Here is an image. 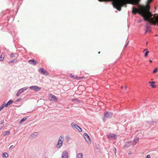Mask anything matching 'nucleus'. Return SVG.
Masks as SVG:
<instances>
[{
    "mask_svg": "<svg viewBox=\"0 0 158 158\" xmlns=\"http://www.w3.org/2000/svg\"><path fill=\"white\" fill-rule=\"evenodd\" d=\"M150 8V6L148 5H147L145 7H142L141 9L139 10L133 7L132 8V12L135 14H136L138 12L142 15L145 21H148L150 23L155 25L157 23L158 25V15L156 16L155 15L153 18H152V15L149 11Z\"/></svg>",
    "mask_w": 158,
    "mask_h": 158,
    "instance_id": "1",
    "label": "nucleus"
},
{
    "mask_svg": "<svg viewBox=\"0 0 158 158\" xmlns=\"http://www.w3.org/2000/svg\"><path fill=\"white\" fill-rule=\"evenodd\" d=\"M126 0H115L113 2V6L118 11L121 10V8L126 4Z\"/></svg>",
    "mask_w": 158,
    "mask_h": 158,
    "instance_id": "2",
    "label": "nucleus"
},
{
    "mask_svg": "<svg viewBox=\"0 0 158 158\" xmlns=\"http://www.w3.org/2000/svg\"><path fill=\"white\" fill-rule=\"evenodd\" d=\"M64 140L63 137L61 136L59 137L58 142L56 146L58 148H60L62 146Z\"/></svg>",
    "mask_w": 158,
    "mask_h": 158,
    "instance_id": "3",
    "label": "nucleus"
},
{
    "mask_svg": "<svg viewBox=\"0 0 158 158\" xmlns=\"http://www.w3.org/2000/svg\"><path fill=\"white\" fill-rule=\"evenodd\" d=\"M84 136L87 142L89 144H90L91 141L89 135L86 133H85L84 134Z\"/></svg>",
    "mask_w": 158,
    "mask_h": 158,
    "instance_id": "4",
    "label": "nucleus"
},
{
    "mask_svg": "<svg viewBox=\"0 0 158 158\" xmlns=\"http://www.w3.org/2000/svg\"><path fill=\"white\" fill-rule=\"evenodd\" d=\"M112 116V113H108V112H106L104 113V120L105 118H110Z\"/></svg>",
    "mask_w": 158,
    "mask_h": 158,
    "instance_id": "5",
    "label": "nucleus"
},
{
    "mask_svg": "<svg viewBox=\"0 0 158 158\" xmlns=\"http://www.w3.org/2000/svg\"><path fill=\"white\" fill-rule=\"evenodd\" d=\"M107 138L108 139H116L117 136L116 134H108L107 135Z\"/></svg>",
    "mask_w": 158,
    "mask_h": 158,
    "instance_id": "6",
    "label": "nucleus"
},
{
    "mask_svg": "<svg viewBox=\"0 0 158 158\" xmlns=\"http://www.w3.org/2000/svg\"><path fill=\"white\" fill-rule=\"evenodd\" d=\"M29 88L32 90H33L35 91H37L40 90L41 88L38 87L37 86H31L29 87Z\"/></svg>",
    "mask_w": 158,
    "mask_h": 158,
    "instance_id": "7",
    "label": "nucleus"
},
{
    "mask_svg": "<svg viewBox=\"0 0 158 158\" xmlns=\"http://www.w3.org/2000/svg\"><path fill=\"white\" fill-rule=\"evenodd\" d=\"M39 71L41 72V73L43 74H44L46 75H48V73L45 70H44V68H40L39 70Z\"/></svg>",
    "mask_w": 158,
    "mask_h": 158,
    "instance_id": "8",
    "label": "nucleus"
},
{
    "mask_svg": "<svg viewBox=\"0 0 158 158\" xmlns=\"http://www.w3.org/2000/svg\"><path fill=\"white\" fill-rule=\"evenodd\" d=\"M27 88V87H24L20 89L18 92L17 93L16 96L17 97L19 96L20 94L23 93L24 90H26Z\"/></svg>",
    "mask_w": 158,
    "mask_h": 158,
    "instance_id": "9",
    "label": "nucleus"
},
{
    "mask_svg": "<svg viewBox=\"0 0 158 158\" xmlns=\"http://www.w3.org/2000/svg\"><path fill=\"white\" fill-rule=\"evenodd\" d=\"M69 77L73 79H76L77 80L81 79L84 78V77H77V76H74L73 75H72V74H70Z\"/></svg>",
    "mask_w": 158,
    "mask_h": 158,
    "instance_id": "10",
    "label": "nucleus"
},
{
    "mask_svg": "<svg viewBox=\"0 0 158 158\" xmlns=\"http://www.w3.org/2000/svg\"><path fill=\"white\" fill-rule=\"evenodd\" d=\"M68 153L66 151L63 152L62 155V158H68Z\"/></svg>",
    "mask_w": 158,
    "mask_h": 158,
    "instance_id": "11",
    "label": "nucleus"
},
{
    "mask_svg": "<svg viewBox=\"0 0 158 158\" xmlns=\"http://www.w3.org/2000/svg\"><path fill=\"white\" fill-rule=\"evenodd\" d=\"M28 63L31 64H33L34 65H36L37 63V61H35V60L33 59L29 60L28 61Z\"/></svg>",
    "mask_w": 158,
    "mask_h": 158,
    "instance_id": "12",
    "label": "nucleus"
},
{
    "mask_svg": "<svg viewBox=\"0 0 158 158\" xmlns=\"http://www.w3.org/2000/svg\"><path fill=\"white\" fill-rule=\"evenodd\" d=\"M50 95L51 96L52 98L51 99V101H54L55 102H56L57 101V98L54 95L50 94Z\"/></svg>",
    "mask_w": 158,
    "mask_h": 158,
    "instance_id": "13",
    "label": "nucleus"
},
{
    "mask_svg": "<svg viewBox=\"0 0 158 158\" xmlns=\"http://www.w3.org/2000/svg\"><path fill=\"white\" fill-rule=\"evenodd\" d=\"M149 83H150V85L151 86L152 88H154L156 87V85H154V84L155 83L154 81H149L148 82Z\"/></svg>",
    "mask_w": 158,
    "mask_h": 158,
    "instance_id": "14",
    "label": "nucleus"
},
{
    "mask_svg": "<svg viewBox=\"0 0 158 158\" xmlns=\"http://www.w3.org/2000/svg\"><path fill=\"white\" fill-rule=\"evenodd\" d=\"M139 140V138L137 137L135 139L133 142V144L134 145H135L138 142Z\"/></svg>",
    "mask_w": 158,
    "mask_h": 158,
    "instance_id": "15",
    "label": "nucleus"
},
{
    "mask_svg": "<svg viewBox=\"0 0 158 158\" xmlns=\"http://www.w3.org/2000/svg\"><path fill=\"white\" fill-rule=\"evenodd\" d=\"M13 102V101L12 100H10L7 103H6V104L5 106V107H7L9 105H10Z\"/></svg>",
    "mask_w": 158,
    "mask_h": 158,
    "instance_id": "16",
    "label": "nucleus"
},
{
    "mask_svg": "<svg viewBox=\"0 0 158 158\" xmlns=\"http://www.w3.org/2000/svg\"><path fill=\"white\" fill-rule=\"evenodd\" d=\"M82 157L83 154L81 153L77 154L76 157V158H82Z\"/></svg>",
    "mask_w": 158,
    "mask_h": 158,
    "instance_id": "17",
    "label": "nucleus"
},
{
    "mask_svg": "<svg viewBox=\"0 0 158 158\" xmlns=\"http://www.w3.org/2000/svg\"><path fill=\"white\" fill-rule=\"evenodd\" d=\"M71 125L72 127H74L75 128L77 129H78V127H79V126H78L74 123H71Z\"/></svg>",
    "mask_w": 158,
    "mask_h": 158,
    "instance_id": "18",
    "label": "nucleus"
},
{
    "mask_svg": "<svg viewBox=\"0 0 158 158\" xmlns=\"http://www.w3.org/2000/svg\"><path fill=\"white\" fill-rule=\"evenodd\" d=\"M37 135V133L36 132H34L31 135V136L33 138H35Z\"/></svg>",
    "mask_w": 158,
    "mask_h": 158,
    "instance_id": "19",
    "label": "nucleus"
},
{
    "mask_svg": "<svg viewBox=\"0 0 158 158\" xmlns=\"http://www.w3.org/2000/svg\"><path fill=\"white\" fill-rule=\"evenodd\" d=\"M4 57V55L2 53L0 56V61H2L3 60Z\"/></svg>",
    "mask_w": 158,
    "mask_h": 158,
    "instance_id": "20",
    "label": "nucleus"
},
{
    "mask_svg": "<svg viewBox=\"0 0 158 158\" xmlns=\"http://www.w3.org/2000/svg\"><path fill=\"white\" fill-rule=\"evenodd\" d=\"M2 156L5 158L8 157V154L6 152H4L2 154Z\"/></svg>",
    "mask_w": 158,
    "mask_h": 158,
    "instance_id": "21",
    "label": "nucleus"
},
{
    "mask_svg": "<svg viewBox=\"0 0 158 158\" xmlns=\"http://www.w3.org/2000/svg\"><path fill=\"white\" fill-rule=\"evenodd\" d=\"M147 50H148V49H144L143 51V52H144L145 51H147L145 53V55H144V56L145 57L147 56L148 54L149 53V52L148 51H147Z\"/></svg>",
    "mask_w": 158,
    "mask_h": 158,
    "instance_id": "22",
    "label": "nucleus"
},
{
    "mask_svg": "<svg viewBox=\"0 0 158 158\" xmlns=\"http://www.w3.org/2000/svg\"><path fill=\"white\" fill-rule=\"evenodd\" d=\"M5 133L4 134V136L9 135L10 134V132L9 131H5Z\"/></svg>",
    "mask_w": 158,
    "mask_h": 158,
    "instance_id": "23",
    "label": "nucleus"
},
{
    "mask_svg": "<svg viewBox=\"0 0 158 158\" xmlns=\"http://www.w3.org/2000/svg\"><path fill=\"white\" fill-rule=\"evenodd\" d=\"M27 118H23L22 119H21L20 120V123H21L25 121V120H26Z\"/></svg>",
    "mask_w": 158,
    "mask_h": 158,
    "instance_id": "24",
    "label": "nucleus"
},
{
    "mask_svg": "<svg viewBox=\"0 0 158 158\" xmlns=\"http://www.w3.org/2000/svg\"><path fill=\"white\" fill-rule=\"evenodd\" d=\"M158 70V68H155L153 71V73H156L157 72Z\"/></svg>",
    "mask_w": 158,
    "mask_h": 158,
    "instance_id": "25",
    "label": "nucleus"
},
{
    "mask_svg": "<svg viewBox=\"0 0 158 158\" xmlns=\"http://www.w3.org/2000/svg\"><path fill=\"white\" fill-rule=\"evenodd\" d=\"M4 106H5V105H4L3 104L0 107V111L4 107Z\"/></svg>",
    "mask_w": 158,
    "mask_h": 158,
    "instance_id": "26",
    "label": "nucleus"
},
{
    "mask_svg": "<svg viewBox=\"0 0 158 158\" xmlns=\"http://www.w3.org/2000/svg\"><path fill=\"white\" fill-rule=\"evenodd\" d=\"M139 2V0H135V4H138Z\"/></svg>",
    "mask_w": 158,
    "mask_h": 158,
    "instance_id": "27",
    "label": "nucleus"
},
{
    "mask_svg": "<svg viewBox=\"0 0 158 158\" xmlns=\"http://www.w3.org/2000/svg\"><path fill=\"white\" fill-rule=\"evenodd\" d=\"M10 57L12 58H14L15 57V56L14 54H12L10 55Z\"/></svg>",
    "mask_w": 158,
    "mask_h": 158,
    "instance_id": "28",
    "label": "nucleus"
},
{
    "mask_svg": "<svg viewBox=\"0 0 158 158\" xmlns=\"http://www.w3.org/2000/svg\"><path fill=\"white\" fill-rule=\"evenodd\" d=\"M110 0H98V1L100 2H102V1L106 2V1H109Z\"/></svg>",
    "mask_w": 158,
    "mask_h": 158,
    "instance_id": "29",
    "label": "nucleus"
},
{
    "mask_svg": "<svg viewBox=\"0 0 158 158\" xmlns=\"http://www.w3.org/2000/svg\"><path fill=\"white\" fill-rule=\"evenodd\" d=\"M78 128H79V129H78L79 131H80V132H81L82 131V129L81 128L79 127H78Z\"/></svg>",
    "mask_w": 158,
    "mask_h": 158,
    "instance_id": "30",
    "label": "nucleus"
},
{
    "mask_svg": "<svg viewBox=\"0 0 158 158\" xmlns=\"http://www.w3.org/2000/svg\"><path fill=\"white\" fill-rule=\"evenodd\" d=\"M113 151L114 152L115 154L116 153V148H114L113 149Z\"/></svg>",
    "mask_w": 158,
    "mask_h": 158,
    "instance_id": "31",
    "label": "nucleus"
},
{
    "mask_svg": "<svg viewBox=\"0 0 158 158\" xmlns=\"http://www.w3.org/2000/svg\"><path fill=\"white\" fill-rule=\"evenodd\" d=\"M146 158H151V157H150V155H147L146 156Z\"/></svg>",
    "mask_w": 158,
    "mask_h": 158,
    "instance_id": "32",
    "label": "nucleus"
},
{
    "mask_svg": "<svg viewBox=\"0 0 158 158\" xmlns=\"http://www.w3.org/2000/svg\"><path fill=\"white\" fill-rule=\"evenodd\" d=\"M22 100V98H19L16 101H17V102H18V101H21V100Z\"/></svg>",
    "mask_w": 158,
    "mask_h": 158,
    "instance_id": "33",
    "label": "nucleus"
},
{
    "mask_svg": "<svg viewBox=\"0 0 158 158\" xmlns=\"http://www.w3.org/2000/svg\"><path fill=\"white\" fill-rule=\"evenodd\" d=\"M125 88V90H126L127 89V86L126 85H125L124 86Z\"/></svg>",
    "mask_w": 158,
    "mask_h": 158,
    "instance_id": "34",
    "label": "nucleus"
},
{
    "mask_svg": "<svg viewBox=\"0 0 158 158\" xmlns=\"http://www.w3.org/2000/svg\"><path fill=\"white\" fill-rule=\"evenodd\" d=\"M67 139L69 140L70 139V138L68 136L67 137Z\"/></svg>",
    "mask_w": 158,
    "mask_h": 158,
    "instance_id": "35",
    "label": "nucleus"
},
{
    "mask_svg": "<svg viewBox=\"0 0 158 158\" xmlns=\"http://www.w3.org/2000/svg\"><path fill=\"white\" fill-rule=\"evenodd\" d=\"M14 60H13L12 61H10V62H9V63H13L14 62Z\"/></svg>",
    "mask_w": 158,
    "mask_h": 158,
    "instance_id": "36",
    "label": "nucleus"
},
{
    "mask_svg": "<svg viewBox=\"0 0 158 158\" xmlns=\"http://www.w3.org/2000/svg\"><path fill=\"white\" fill-rule=\"evenodd\" d=\"M149 62H150V63H152V61L150 60H149Z\"/></svg>",
    "mask_w": 158,
    "mask_h": 158,
    "instance_id": "37",
    "label": "nucleus"
},
{
    "mask_svg": "<svg viewBox=\"0 0 158 158\" xmlns=\"http://www.w3.org/2000/svg\"><path fill=\"white\" fill-rule=\"evenodd\" d=\"M128 43H127V44H126V45H125V48L127 47V44H128Z\"/></svg>",
    "mask_w": 158,
    "mask_h": 158,
    "instance_id": "38",
    "label": "nucleus"
},
{
    "mask_svg": "<svg viewBox=\"0 0 158 158\" xmlns=\"http://www.w3.org/2000/svg\"><path fill=\"white\" fill-rule=\"evenodd\" d=\"M123 86H122L121 87V89H123Z\"/></svg>",
    "mask_w": 158,
    "mask_h": 158,
    "instance_id": "39",
    "label": "nucleus"
},
{
    "mask_svg": "<svg viewBox=\"0 0 158 158\" xmlns=\"http://www.w3.org/2000/svg\"><path fill=\"white\" fill-rule=\"evenodd\" d=\"M12 146H13V145H11V146L10 147V148H12Z\"/></svg>",
    "mask_w": 158,
    "mask_h": 158,
    "instance_id": "40",
    "label": "nucleus"
},
{
    "mask_svg": "<svg viewBox=\"0 0 158 158\" xmlns=\"http://www.w3.org/2000/svg\"><path fill=\"white\" fill-rule=\"evenodd\" d=\"M147 31H148V30H146V31L145 32V33H146L147 32Z\"/></svg>",
    "mask_w": 158,
    "mask_h": 158,
    "instance_id": "41",
    "label": "nucleus"
},
{
    "mask_svg": "<svg viewBox=\"0 0 158 158\" xmlns=\"http://www.w3.org/2000/svg\"><path fill=\"white\" fill-rule=\"evenodd\" d=\"M98 53H100V52H98Z\"/></svg>",
    "mask_w": 158,
    "mask_h": 158,
    "instance_id": "42",
    "label": "nucleus"
},
{
    "mask_svg": "<svg viewBox=\"0 0 158 158\" xmlns=\"http://www.w3.org/2000/svg\"><path fill=\"white\" fill-rule=\"evenodd\" d=\"M151 1H152V0H150Z\"/></svg>",
    "mask_w": 158,
    "mask_h": 158,
    "instance_id": "43",
    "label": "nucleus"
},
{
    "mask_svg": "<svg viewBox=\"0 0 158 158\" xmlns=\"http://www.w3.org/2000/svg\"><path fill=\"white\" fill-rule=\"evenodd\" d=\"M46 158L45 157V158Z\"/></svg>",
    "mask_w": 158,
    "mask_h": 158,
    "instance_id": "44",
    "label": "nucleus"
}]
</instances>
